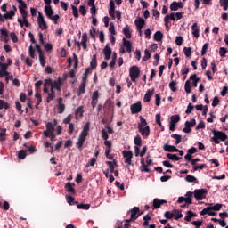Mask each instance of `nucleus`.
<instances>
[{"mask_svg": "<svg viewBox=\"0 0 228 228\" xmlns=\"http://www.w3.org/2000/svg\"><path fill=\"white\" fill-rule=\"evenodd\" d=\"M111 48L110 47V44H107L106 46L103 48V53L105 56V60H110L111 58Z\"/></svg>", "mask_w": 228, "mask_h": 228, "instance_id": "nucleus-15", "label": "nucleus"}, {"mask_svg": "<svg viewBox=\"0 0 228 228\" xmlns=\"http://www.w3.org/2000/svg\"><path fill=\"white\" fill-rule=\"evenodd\" d=\"M130 79L133 83H136V79L140 77V68L138 66H132L129 69Z\"/></svg>", "mask_w": 228, "mask_h": 228, "instance_id": "nucleus-2", "label": "nucleus"}, {"mask_svg": "<svg viewBox=\"0 0 228 228\" xmlns=\"http://www.w3.org/2000/svg\"><path fill=\"white\" fill-rule=\"evenodd\" d=\"M113 107V103L111 102V100L108 99L105 102V104L103 106V111L104 113H110L111 111V108Z\"/></svg>", "mask_w": 228, "mask_h": 228, "instance_id": "nucleus-18", "label": "nucleus"}, {"mask_svg": "<svg viewBox=\"0 0 228 228\" xmlns=\"http://www.w3.org/2000/svg\"><path fill=\"white\" fill-rule=\"evenodd\" d=\"M19 10L22 15V19H28V12H26V8L19 7Z\"/></svg>", "mask_w": 228, "mask_h": 228, "instance_id": "nucleus-58", "label": "nucleus"}, {"mask_svg": "<svg viewBox=\"0 0 228 228\" xmlns=\"http://www.w3.org/2000/svg\"><path fill=\"white\" fill-rule=\"evenodd\" d=\"M76 184L75 183H70V182H68L66 183V185L64 186L65 190L68 191V193H76V190L74 189V187L72 186H75Z\"/></svg>", "mask_w": 228, "mask_h": 228, "instance_id": "nucleus-23", "label": "nucleus"}, {"mask_svg": "<svg viewBox=\"0 0 228 228\" xmlns=\"http://www.w3.org/2000/svg\"><path fill=\"white\" fill-rule=\"evenodd\" d=\"M141 172H151V170L145 165V159H141Z\"/></svg>", "mask_w": 228, "mask_h": 228, "instance_id": "nucleus-37", "label": "nucleus"}, {"mask_svg": "<svg viewBox=\"0 0 228 228\" xmlns=\"http://www.w3.org/2000/svg\"><path fill=\"white\" fill-rule=\"evenodd\" d=\"M85 142H86V136L82 135L80 134L79 136H78V141L76 143V145L77 146V149H83V145L85 144Z\"/></svg>", "mask_w": 228, "mask_h": 228, "instance_id": "nucleus-17", "label": "nucleus"}, {"mask_svg": "<svg viewBox=\"0 0 228 228\" xmlns=\"http://www.w3.org/2000/svg\"><path fill=\"white\" fill-rule=\"evenodd\" d=\"M88 74H90V68H87L84 73L82 77V82L86 83V79H88Z\"/></svg>", "mask_w": 228, "mask_h": 228, "instance_id": "nucleus-56", "label": "nucleus"}, {"mask_svg": "<svg viewBox=\"0 0 228 228\" xmlns=\"http://www.w3.org/2000/svg\"><path fill=\"white\" fill-rule=\"evenodd\" d=\"M86 86V82H82L78 87V94H77L78 97L79 95H81V94H85Z\"/></svg>", "mask_w": 228, "mask_h": 228, "instance_id": "nucleus-36", "label": "nucleus"}, {"mask_svg": "<svg viewBox=\"0 0 228 228\" xmlns=\"http://www.w3.org/2000/svg\"><path fill=\"white\" fill-rule=\"evenodd\" d=\"M86 42H88V34L84 33L82 35V40L80 43V45H82L84 51H86V47H87Z\"/></svg>", "mask_w": 228, "mask_h": 228, "instance_id": "nucleus-22", "label": "nucleus"}, {"mask_svg": "<svg viewBox=\"0 0 228 228\" xmlns=\"http://www.w3.org/2000/svg\"><path fill=\"white\" fill-rule=\"evenodd\" d=\"M154 95V89L148 90L144 95L143 101L145 102H151V97Z\"/></svg>", "mask_w": 228, "mask_h": 228, "instance_id": "nucleus-24", "label": "nucleus"}, {"mask_svg": "<svg viewBox=\"0 0 228 228\" xmlns=\"http://www.w3.org/2000/svg\"><path fill=\"white\" fill-rule=\"evenodd\" d=\"M109 31L112 36L117 35V31H115V24L113 22H110Z\"/></svg>", "mask_w": 228, "mask_h": 228, "instance_id": "nucleus-55", "label": "nucleus"}, {"mask_svg": "<svg viewBox=\"0 0 228 228\" xmlns=\"http://www.w3.org/2000/svg\"><path fill=\"white\" fill-rule=\"evenodd\" d=\"M163 204H167V200H159V199H154L153 200V209H159Z\"/></svg>", "mask_w": 228, "mask_h": 228, "instance_id": "nucleus-14", "label": "nucleus"}, {"mask_svg": "<svg viewBox=\"0 0 228 228\" xmlns=\"http://www.w3.org/2000/svg\"><path fill=\"white\" fill-rule=\"evenodd\" d=\"M163 149L165 152H177L179 151V149H177L175 146H172L168 143L164 144Z\"/></svg>", "mask_w": 228, "mask_h": 228, "instance_id": "nucleus-16", "label": "nucleus"}, {"mask_svg": "<svg viewBox=\"0 0 228 228\" xmlns=\"http://www.w3.org/2000/svg\"><path fill=\"white\" fill-rule=\"evenodd\" d=\"M181 120V117L179 115H173L170 117L171 124H177Z\"/></svg>", "mask_w": 228, "mask_h": 228, "instance_id": "nucleus-34", "label": "nucleus"}, {"mask_svg": "<svg viewBox=\"0 0 228 228\" xmlns=\"http://www.w3.org/2000/svg\"><path fill=\"white\" fill-rule=\"evenodd\" d=\"M171 138H174L175 141V144L179 145V143H181L182 140H183V136L177 134H171Z\"/></svg>", "mask_w": 228, "mask_h": 228, "instance_id": "nucleus-38", "label": "nucleus"}, {"mask_svg": "<svg viewBox=\"0 0 228 228\" xmlns=\"http://www.w3.org/2000/svg\"><path fill=\"white\" fill-rule=\"evenodd\" d=\"M183 133H186L187 134L191 133V126H190V121L185 122V127L183 129Z\"/></svg>", "mask_w": 228, "mask_h": 228, "instance_id": "nucleus-44", "label": "nucleus"}, {"mask_svg": "<svg viewBox=\"0 0 228 228\" xmlns=\"http://www.w3.org/2000/svg\"><path fill=\"white\" fill-rule=\"evenodd\" d=\"M175 85H177V81L175 80H173L169 83V88L171 92H177V86H175Z\"/></svg>", "mask_w": 228, "mask_h": 228, "instance_id": "nucleus-43", "label": "nucleus"}, {"mask_svg": "<svg viewBox=\"0 0 228 228\" xmlns=\"http://www.w3.org/2000/svg\"><path fill=\"white\" fill-rule=\"evenodd\" d=\"M26 152H28V151L20 150L18 153L19 159H26V156H27Z\"/></svg>", "mask_w": 228, "mask_h": 228, "instance_id": "nucleus-48", "label": "nucleus"}, {"mask_svg": "<svg viewBox=\"0 0 228 228\" xmlns=\"http://www.w3.org/2000/svg\"><path fill=\"white\" fill-rule=\"evenodd\" d=\"M122 154L123 158H126L125 163L129 166L133 165V160H131L133 159V151L125 150L122 151Z\"/></svg>", "mask_w": 228, "mask_h": 228, "instance_id": "nucleus-5", "label": "nucleus"}, {"mask_svg": "<svg viewBox=\"0 0 228 228\" xmlns=\"http://www.w3.org/2000/svg\"><path fill=\"white\" fill-rule=\"evenodd\" d=\"M153 40H155V42H161L163 40V32L159 30L155 32Z\"/></svg>", "mask_w": 228, "mask_h": 228, "instance_id": "nucleus-26", "label": "nucleus"}, {"mask_svg": "<svg viewBox=\"0 0 228 228\" xmlns=\"http://www.w3.org/2000/svg\"><path fill=\"white\" fill-rule=\"evenodd\" d=\"M183 52L187 58H190V56H191V47H184Z\"/></svg>", "mask_w": 228, "mask_h": 228, "instance_id": "nucleus-57", "label": "nucleus"}, {"mask_svg": "<svg viewBox=\"0 0 228 228\" xmlns=\"http://www.w3.org/2000/svg\"><path fill=\"white\" fill-rule=\"evenodd\" d=\"M192 199H193V192L191 191H188L186 194H185V204H192Z\"/></svg>", "mask_w": 228, "mask_h": 228, "instance_id": "nucleus-27", "label": "nucleus"}, {"mask_svg": "<svg viewBox=\"0 0 228 228\" xmlns=\"http://www.w3.org/2000/svg\"><path fill=\"white\" fill-rule=\"evenodd\" d=\"M115 2L113 0H110V9H109V15L111 17L112 20H115L116 16H115Z\"/></svg>", "mask_w": 228, "mask_h": 228, "instance_id": "nucleus-12", "label": "nucleus"}, {"mask_svg": "<svg viewBox=\"0 0 228 228\" xmlns=\"http://www.w3.org/2000/svg\"><path fill=\"white\" fill-rule=\"evenodd\" d=\"M61 85H63V79L61 77H59L58 80H54L52 82L53 90H56L57 92H61Z\"/></svg>", "mask_w": 228, "mask_h": 228, "instance_id": "nucleus-7", "label": "nucleus"}, {"mask_svg": "<svg viewBox=\"0 0 228 228\" xmlns=\"http://www.w3.org/2000/svg\"><path fill=\"white\" fill-rule=\"evenodd\" d=\"M15 17V11L11 10L9 12L4 14V18L5 19H13Z\"/></svg>", "mask_w": 228, "mask_h": 228, "instance_id": "nucleus-47", "label": "nucleus"}, {"mask_svg": "<svg viewBox=\"0 0 228 228\" xmlns=\"http://www.w3.org/2000/svg\"><path fill=\"white\" fill-rule=\"evenodd\" d=\"M167 158L168 159H171V161H179V160H181V157L177 156V154L167 153Z\"/></svg>", "mask_w": 228, "mask_h": 228, "instance_id": "nucleus-32", "label": "nucleus"}, {"mask_svg": "<svg viewBox=\"0 0 228 228\" xmlns=\"http://www.w3.org/2000/svg\"><path fill=\"white\" fill-rule=\"evenodd\" d=\"M185 181L187 183H199V180H197V177L191 175H188L186 177H185Z\"/></svg>", "mask_w": 228, "mask_h": 228, "instance_id": "nucleus-33", "label": "nucleus"}, {"mask_svg": "<svg viewBox=\"0 0 228 228\" xmlns=\"http://www.w3.org/2000/svg\"><path fill=\"white\" fill-rule=\"evenodd\" d=\"M134 24L136 26L137 31H140V29H143V27L145 26V20H143V18H137L134 21Z\"/></svg>", "mask_w": 228, "mask_h": 228, "instance_id": "nucleus-13", "label": "nucleus"}, {"mask_svg": "<svg viewBox=\"0 0 228 228\" xmlns=\"http://www.w3.org/2000/svg\"><path fill=\"white\" fill-rule=\"evenodd\" d=\"M72 8V12H73V16L75 17V19H78L79 18V11L77 10V7H76L75 5H71Z\"/></svg>", "mask_w": 228, "mask_h": 228, "instance_id": "nucleus-53", "label": "nucleus"}, {"mask_svg": "<svg viewBox=\"0 0 228 228\" xmlns=\"http://www.w3.org/2000/svg\"><path fill=\"white\" fill-rule=\"evenodd\" d=\"M45 13L48 19H52V16L54 15V11H53V7H51V5H45Z\"/></svg>", "mask_w": 228, "mask_h": 228, "instance_id": "nucleus-19", "label": "nucleus"}, {"mask_svg": "<svg viewBox=\"0 0 228 228\" xmlns=\"http://www.w3.org/2000/svg\"><path fill=\"white\" fill-rule=\"evenodd\" d=\"M88 133H90V122H87L85 126L83 127L82 132L80 133V134H82V136H88Z\"/></svg>", "mask_w": 228, "mask_h": 228, "instance_id": "nucleus-25", "label": "nucleus"}, {"mask_svg": "<svg viewBox=\"0 0 228 228\" xmlns=\"http://www.w3.org/2000/svg\"><path fill=\"white\" fill-rule=\"evenodd\" d=\"M173 213L175 215V216H174L175 220H179V219L183 218V213H181V210L174 209Z\"/></svg>", "mask_w": 228, "mask_h": 228, "instance_id": "nucleus-35", "label": "nucleus"}, {"mask_svg": "<svg viewBox=\"0 0 228 228\" xmlns=\"http://www.w3.org/2000/svg\"><path fill=\"white\" fill-rule=\"evenodd\" d=\"M54 133V126L49 122L46 124V130L43 132L44 136L49 137L50 134Z\"/></svg>", "mask_w": 228, "mask_h": 228, "instance_id": "nucleus-9", "label": "nucleus"}, {"mask_svg": "<svg viewBox=\"0 0 228 228\" xmlns=\"http://www.w3.org/2000/svg\"><path fill=\"white\" fill-rule=\"evenodd\" d=\"M0 110H10V104L4 100H0Z\"/></svg>", "mask_w": 228, "mask_h": 228, "instance_id": "nucleus-40", "label": "nucleus"}, {"mask_svg": "<svg viewBox=\"0 0 228 228\" xmlns=\"http://www.w3.org/2000/svg\"><path fill=\"white\" fill-rule=\"evenodd\" d=\"M77 209L88 210L90 209V204H85V203L77 204Z\"/></svg>", "mask_w": 228, "mask_h": 228, "instance_id": "nucleus-51", "label": "nucleus"}, {"mask_svg": "<svg viewBox=\"0 0 228 228\" xmlns=\"http://www.w3.org/2000/svg\"><path fill=\"white\" fill-rule=\"evenodd\" d=\"M195 216H197V214H195L193 211L191 210H189L187 211V215L186 216L184 217V220L186 222H191V218H195Z\"/></svg>", "mask_w": 228, "mask_h": 228, "instance_id": "nucleus-28", "label": "nucleus"}, {"mask_svg": "<svg viewBox=\"0 0 228 228\" xmlns=\"http://www.w3.org/2000/svg\"><path fill=\"white\" fill-rule=\"evenodd\" d=\"M97 102H99V91H94L92 94V102H91L93 110H95L97 106Z\"/></svg>", "mask_w": 228, "mask_h": 228, "instance_id": "nucleus-10", "label": "nucleus"}, {"mask_svg": "<svg viewBox=\"0 0 228 228\" xmlns=\"http://www.w3.org/2000/svg\"><path fill=\"white\" fill-rule=\"evenodd\" d=\"M140 120L141 122L138 123V129H140V126L141 127H147V120L142 116H140Z\"/></svg>", "mask_w": 228, "mask_h": 228, "instance_id": "nucleus-46", "label": "nucleus"}, {"mask_svg": "<svg viewBox=\"0 0 228 228\" xmlns=\"http://www.w3.org/2000/svg\"><path fill=\"white\" fill-rule=\"evenodd\" d=\"M206 195H208V190L206 189H196L194 191V198L196 200H204Z\"/></svg>", "mask_w": 228, "mask_h": 228, "instance_id": "nucleus-4", "label": "nucleus"}, {"mask_svg": "<svg viewBox=\"0 0 228 228\" xmlns=\"http://www.w3.org/2000/svg\"><path fill=\"white\" fill-rule=\"evenodd\" d=\"M37 23H38V27L40 28V29L44 30V29H47V23L45 22V20L44 19V15L42 14V12H38V17H37Z\"/></svg>", "mask_w": 228, "mask_h": 228, "instance_id": "nucleus-6", "label": "nucleus"}, {"mask_svg": "<svg viewBox=\"0 0 228 228\" xmlns=\"http://www.w3.org/2000/svg\"><path fill=\"white\" fill-rule=\"evenodd\" d=\"M129 213H131L130 215V219H126L125 220L126 223H130L133 222L134 220H138V217L140 216V208L138 207H134L132 209H130L127 214L129 215Z\"/></svg>", "mask_w": 228, "mask_h": 228, "instance_id": "nucleus-3", "label": "nucleus"}, {"mask_svg": "<svg viewBox=\"0 0 228 228\" xmlns=\"http://www.w3.org/2000/svg\"><path fill=\"white\" fill-rule=\"evenodd\" d=\"M190 85H191L190 80H187L185 82V86H184L186 94H191V86Z\"/></svg>", "mask_w": 228, "mask_h": 228, "instance_id": "nucleus-54", "label": "nucleus"}, {"mask_svg": "<svg viewBox=\"0 0 228 228\" xmlns=\"http://www.w3.org/2000/svg\"><path fill=\"white\" fill-rule=\"evenodd\" d=\"M212 134L214 135L211 137V142H214L216 145L220 143V142H225L228 139V135L225 133L218 130H212Z\"/></svg>", "mask_w": 228, "mask_h": 228, "instance_id": "nucleus-1", "label": "nucleus"}, {"mask_svg": "<svg viewBox=\"0 0 228 228\" xmlns=\"http://www.w3.org/2000/svg\"><path fill=\"white\" fill-rule=\"evenodd\" d=\"M90 70H94V69H97V55H93L92 61L90 62Z\"/></svg>", "mask_w": 228, "mask_h": 228, "instance_id": "nucleus-30", "label": "nucleus"}, {"mask_svg": "<svg viewBox=\"0 0 228 228\" xmlns=\"http://www.w3.org/2000/svg\"><path fill=\"white\" fill-rule=\"evenodd\" d=\"M66 200H67V202H68V204H69V206H74V204H78L77 201H74V200H75L74 197H72V196H68V197L66 198Z\"/></svg>", "mask_w": 228, "mask_h": 228, "instance_id": "nucleus-45", "label": "nucleus"}, {"mask_svg": "<svg viewBox=\"0 0 228 228\" xmlns=\"http://www.w3.org/2000/svg\"><path fill=\"white\" fill-rule=\"evenodd\" d=\"M28 54H29L30 58L35 59V48H33L32 45H29Z\"/></svg>", "mask_w": 228, "mask_h": 228, "instance_id": "nucleus-60", "label": "nucleus"}, {"mask_svg": "<svg viewBox=\"0 0 228 228\" xmlns=\"http://www.w3.org/2000/svg\"><path fill=\"white\" fill-rule=\"evenodd\" d=\"M208 48H209V44L205 43L201 49V56H206V53H208Z\"/></svg>", "mask_w": 228, "mask_h": 228, "instance_id": "nucleus-49", "label": "nucleus"}, {"mask_svg": "<svg viewBox=\"0 0 228 228\" xmlns=\"http://www.w3.org/2000/svg\"><path fill=\"white\" fill-rule=\"evenodd\" d=\"M192 225H194V227L196 228H200V226L202 225V221H193Z\"/></svg>", "mask_w": 228, "mask_h": 228, "instance_id": "nucleus-64", "label": "nucleus"}, {"mask_svg": "<svg viewBox=\"0 0 228 228\" xmlns=\"http://www.w3.org/2000/svg\"><path fill=\"white\" fill-rule=\"evenodd\" d=\"M138 130H139V133L145 138H148L149 134H151V127L149 126H142H142H140Z\"/></svg>", "mask_w": 228, "mask_h": 228, "instance_id": "nucleus-11", "label": "nucleus"}, {"mask_svg": "<svg viewBox=\"0 0 228 228\" xmlns=\"http://www.w3.org/2000/svg\"><path fill=\"white\" fill-rule=\"evenodd\" d=\"M123 45L126 47L127 53H132L133 45L131 44V41L123 37Z\"/></svg>", "mask_w": 228, "mask_h": 228, "instance_id": "nucleus-20", "label": "nucleus"}, {"mask_svg": "<svg viewBox=\"0 0 228 228\" xmlns=\"http://www.w3.org/2000/svg\"><path fill=\"white\" fill-rule=\"evenodd\" d=\"M132 115H136V113H140L142 111V102H138L136 103H134L130 107Z\"/></svg>", "mask_w": 228, "mask_h": 228, "instance_id": "nucleus-8", "label": "nucleus"}, {"mask_svg": "<svg viewBox=\"0 0 228 228\" xmlns=\"http://www.w3.org/2000/svg\"><path fill=\"white\" fill-rule=\"evenodd\" d=\"M42 85H44V82L42 80H39V81L35 83V88H36L37 92H39Z\"/></svg>", "mask_w": 228, "mask_h": 228, "instance_id": "nucleus-62", "label": "nucleus"}, {"mask_svg": "<svg viewBox=\"0 0 228 228\" xmlns=\"http://www.w3.org/2000/svg\"><path fill=\"white\" fill-rule=\"evenodd\" d=\"M227 53H228V50L225 47H221L219 49V56H221V58H225V54H227Z\"/></svg>", "mask_w": 228, "mask_h": 228, "instance_id": "nucleus-50", "label": "nucleus"}, {"mask_svg": "<svg viewBox=\"0 0 228 228\" xmlns=\"http://www.w3.org/2000/svg\"><path fill=\"white\" fill-rule=\"evenodd\" d=\"M165 218H167V220H172V218H174V216H175V214H174V212H170V211H166L164 214Z\"/></svg>", "mask_w": 228, "mask_h": 228, "instance_id": "nucleus-52", "label": "nucleus"}, {"mask_svg": "<svg viewBox=\"0 0 228 228\" xmlns=\"http://www.w3.org/2000/svg\"><path fill=\"white\" fill-rule=\"evenodd\" d=\"M190 81H192V86L197 88V84L200 81V78L197 77V74H193L190 77Z\"/></svg>", "mask_w": 228, "mask_h": 228, "instance_id": "nucleus-29", "label": "nucleus"}, {"mask_svg": "<svg viewBox=\"0 0 228 228\" xmlns=\"http://www.w3.org/2000/svg\"><path fill=\"white\" fill-rule=\"evenodd\" d=\"M197 23H193L191 29H192V35L193 37H195V38H199V37H200V35L199 34V28Z\"/></svg>", "mask_w": 228, "mask_h": 228, "instance_id": "nucleus-31", "label": "nucleus"}, {"mask_svg": "<svg viewBox=\"0 0 228 228\" xmlns=\"http://www.w3.org/2000/svg\"><path fill=\"white\" fill-rule=\"evenodd\" d=\"M134 143L136 145L135 147H141L142 145V137L140 135H136L134 139Z\"/></svg>", "mask_w": 228, "mask_h": 228, "instance_id": "nucleus-41", "label": "nucleus"}, {"mask_svg": "<svg viewBox=\"0 0 228 228\" xmlns=\"http://www.w3.org/2000/svg\"><path fill=\"white\" fill-rule=\"evenodd\" d=\"M170 10H171V12H177V10H179V7L177 5V2H173L170 4Z\"/></svg>", "mask_w": 228, "mask_h": 228, "instance_id": "nucleus-59", "label": "nucleus"}, {"mask_svg": "<svg viewBox=\"0 0 228 228\" xmlns=\"http://www.w3.org/2000/svg\"><path fill=\"white\" fill-rule=\"evenodd\" d=\"M56 97V92H54V89L53 87L50 89V92H48V96L46 98V102L49 104L51 101H54Z\"/></svg>", "mask_w": 228, "mask_h": 228, "instance_id": "nucleus-21", "label": "nucleus"}, {"mask_svg": "<svg viewBox=\"0 0 228 228\" xmlns=\"http://www.w3.org/2000/svg\"><path fill=\"white\" fill-rule=\"evenodd\" d=\"M219 102H220V99L218 98V96H215L212 101L213 108H216V106H218Z\"/></svg>", "mask_w": 228, "mask_h": 228, "instance_id": "nucleus-61", "label": "nucleus"}, {"mask_svg": "<svg viewBox=\"0 0 228 228\" xmlns=\"http://www.w3.org/2000/svg\"><path fill=\"white\" fill-rule=\"evenodd\" d=\"M123 33H124L126 38H131V30H129V25H126L123 28Z\"/></svg>", "mask_w": 228, "mask_h": 228, "instance_id": "nucleus-39", "label": "nucleus"}, {"mask_svg": "<svg viewBox=\"0 0 228 228\" xmlns=\"http://www.w3.org/2000/svg\"><path fill=\"white\" fill-rule=\"evenodd\" d=\"M151 58V53L149 52V50H145L144 51V56L142 58L143 61H147V60H150Z\"/></svg>", "mask_w": 228, "mask_h": 228, "instance_id": "nucleus-63", "label": "nucleus"}, {"mask_svg": "<svg viewBox=\"0 0 228 228\" xmlns=\"http://www.w3.org/2000/svg\"><path fill=\"white\" fill-rule=\"evenodd\" d=\"M84 108L85 107L83 106H79L78 108H77L75 110V115H79V117H83V113H85Z\"/></svg>", "mask_w": 228, "mask_h": 228, "instance_id": "nucleus-42", "label": "nucleus"}]
</instances>
